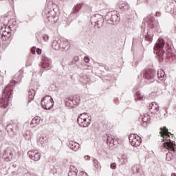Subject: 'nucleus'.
<instances>
[{
	"instance_id": "nucleus-1",
	"label": "nucleus",
	"mask_w": 176,
	"mask_h": 176,
	"mask_svg": "<svg viewBox=\"0 0 176 176\" xmlns=\"http://www.w3.org/2000/svg\"><path fill=\"white\" fill-rule=\"evenodd\" d=\"M23 79V73L19 72L14 76V79L10 81V82L4 88L3 90V95L0 99V104L1 108H8L9 101L13 96V87L17 83H21V80Z\"/></svg>"
},
{
	"instance_id": "nucleus-2",
	"label": "nucleus",
	"mask_w": 176,
	"mask_h": 176,
	"mask_svg": "<svg viewBox=\"0 0 176 176\" xmlns=\"http://www.w3.org/2000/svg\"><path fill=\"white\" fill-rule=\"evenodd\" d=\"M160 134L163 138L162 140L164 142L163 143L164 148H165V149H168V151H170V152L166 153V160L167 162H171V160H173L174 158V153H175L176 149L175 142L170 139V135H172L173 138V135L168 132V129H167L166 126L160 128Z\"/></svg>"
},
{
	"instance_id": "nucleus-3",
	"label": "nucleus",
	"mask_w": 176,
	"mask_h": 176,
	"mask_svg": "<svg viewBox=\"0 0 176 176\" xmlns=\"http://www.w3.org/2000/svg\"><path fill=\"white\" fill-rule=\"evenodd\" d=\"M52 47L54 50H65V52H68L71 49V43L66 39L61 41V39L56 38L53 41Z\"/></svg>"
},
{
	"instance_id": "nucleus-4",
	"label": "nucleus",
	"mask_w": 176,
	"mask_h": 176,
	"mask_svg": "<svg viewBox=\"0 0 176 176\" xmlns=\"http://www.w3.org/2000/svg\"><path fill=\"white\" fill-rule=\"evenodd\" d=\"M164 45H166L164 40L160 38L154 47V53L158 56L160 63H162L164 60V53H166V51H164Z\"/></svg>"
},
{
	"instance_id": "nucleus-5",
	"label": "nucleus",
	"mask_w": 176,
	"mask_h": 176,
	"mask_svg": "<svg viewBox=\"0 0 176 176\" xmlns=\"http://www.w3.org/2000/svg\"><path fill=\"white\" fill-rule=\"evenodd\" d=\"M53 3L50 1L47 3V8L43 11V16L45 18V23L47 24H54L57 21V18L52 14V12L50 10Z\"/></svg>"
},
{
	"instance_id": "nucleus-6",
	"label": "nucleus",
	"mask_w": 176,
	"mask_h": 176,
	"mask_svg": "<svg viewBox=\"0 0 176 176\" xmlns=\"http://www.w3.org/2000/svg\"><path fill=\"white\" fill-rule=\"evenodd\" d=\"M144 22L147 23L148 28L150 30H153L155 32H160V26L159 25V22L155 19L154 16H148L145 18Z\"/></svg>"
},
{
	"instance_id": "nucleus-7",
	"label": "nucleus",
	"mask_w": 176,
	"mask_h": 176,
	"mask_svg": "<svg viewBox=\"0 0 176 176\" xmlns=\"http://www.w3.org/2000/svg\"><path fill=\"white\" fill-rule=\"evenodd\" d=\"M41 106L43 109H46L47 111H50L54 106V101L53 100V98L50 96H45L43 100H41Z\"/></svg>"
},
{
	"instance_id": "nucleus-8",
	"label": "nucleus",
	"mask_w": 176,
	"mask_h": 176,
	"mask_svg": "<svg viewBox=\"0 0 176 176\" xmlns=\"http://www.w3.org/2000/svg\"><path fill=\"white\" fill-rule=\"evenodd\" d=\"M105 20L107 21L108 24H113L115 25L120 18L118 16V12L116 11L108 12L105 16Z\"/></svg>"
},
{
	"instance_id": "nucleus-9",
	"label": "nucleus",
	"mask_w": 176,
	"mask_h": 176,
	"mask_svg": "<svg viewBox=\"0 0 176 176\" xmlns=\"http://www.w3.org/2000/svg\"><path fill=\"white\" fill-rule=\"evenodd\" d=\"M141 75H142L144 79H146L147 80H150V83H153V82H155V76L156 75V72L151 69L147 70H144L142 72Z\"/></svg>"
},
{
	"instance_id": "nucleus-10",
	"label": "nucleus",
	"mask_w": 176,
	"mask_h": 176,
	"mask_svg": "<svg viewBox=\"0 0 176 176\" xmlns=\"http://www.w3.org/2000/svg\"><path fill=\"white\" fill-rule=\"evenodd\" d=\"M90 21L92 25H98V28H101L102 27V21L104 19L102 18V15L100 14H95L91 16Z\"/></svg>"
},
{
	"instance_id": "nucleus-11",
	"label": "nucleus",
	"mask_w": 176,
	"mask_h": 176,
	"mask_svg": "<svg viewBox=\"0 0 176 176\" xmlns=\"http://www.w3.org/2000/svg\"><path fill=\"white\" fill-rule=\"evenodd\" d=\"M129 142L132 146H140L141 145L142 140L141 138L137 134H131L129 137Z\"/></svg>"
},
{
	"instance_id": "nucleus-12",
	"label": "nucleus",
	"mask_w": 176,
	"mask_h": 176,
	"mask_svg": "<svg viewBox=\"0 0 176 176\" xmlns=\"http://www.w3.org/2000/svg\"><path fill=\"white\" fill-rule=\"evenodd\" d=\"M13 36H12V32L9 30H3L1 34V39L3 41L4 43L9 45L12 41Z\"/></svg>"
},
{
	"instance_id": "nucleus-13",
	"label": "nucleus",
	"mask_w": 176,
	"mask_h": 176,
	"mask_svg": "<svg viewBox=\"0 0 176 176\" xmlns=\"http://www.w3.org/2000/svg\"><path fill=\"white\" fill-rule=\"evenodd\" d=\"M83 115H87V113H80L78 116L77 122H78V124L80 126V127H89V126H90L91 122H87V118H82L81 116H83Z\"/></svg>"
},
{
	"instance_id": "nucleus-14",
	"label": "nucleus",
	"mask_w": 176,
	"mask_h": 176,
	"mask_svg": "<svg viewBox=\"0 0 176 176\" xmlns=\"http://www.w3.org/2000/svg\"><path fill=\"white\" fill-rule=\"evenodd\" d=\"M102 140L108 145L110 148H113L115 146V140H113V137L109 134L103 135Z\"/></svg>"
},
{
	"instance_id": "nucleus-15",
	"label": "nucleus",
	"mask_w": 176,
	"mask_h": 176,
	"mask_svg": "<svg viewBox=\"0 0 176 176\" xmlns=\"http://www.w3.org/2000/svg\"><path fill=\"white\" fill-rule=\"evenodd\" d=\"M165 49L166 50V56L167 58H172L173 57H175V54L173 50V43L170 42H167Z\"/></svg>"
},
{
	"instance_id": "nucleus-16",
	"label": "nucleus",
	"mask_w": 176,
	"mask_h": 176,
	"mask_svg": "<svg viewBox=\"0 0 176 176\" xmlns=\"http://www.w3.org/2000/svg\"><path fill=\"white\" fill-rule=\"evenodd\" d=\"M28 155L30 159H32V160H34V162H38V160H41V153H39L38 151H28Z\"/></svg>"
},
{
	"instance_id": "nucleus-17",
	"label": "nucleus",
	"mask_w": 176,
	"mask_h": 176,
	"mask_svg": "<svg viewBox=\"0 0 176 176\" xmlns=\"http://www.w3.org/2000/svg\"><path fill=\"white\" fill-rule=\"evenodd\" d=\"M50 65H52V60L49 59V58L44 56L42 58L41 61V67L45 69H49L50 68Z\"/></svg>"
},
{
	"instance_id": "nucleus-18",
	"label": "nucleus",
	"mask_w": 176,
	"mask_h": 176,
	"mask_svg": "<svg viewBox=\"0 0 176 176\" xmlns=\"http://www.w3.org/2000/svg\"><path fill=\"white\" fill-rule=\"evenodd\" d=\"M8 27V31L14 32V31H16L17 29V22L14 20L9 21Z\"/></svg>"
},
{
	"instance_id": "nucleus-19",
	"label": "nucleus",
	"mask_w": 176,
	"mask_h": 176,
	"mask_svg": "<svg viewBox=\"0 0 176 176\" xmlns=\"http://www.w3.org/2000/svg\"><path fill=\"white\" fill-rule=\"evenodd\" d=\"M149 111L151 113H157V112H159V105L156 102H153L149 105Z\"/></svg>"
},
{
	"instance_id": "nucleus-20",
	"label": "nucleus",
	"mask_w": 176,
	"mask_h": 176,
	"mask_svg": "<svg viewBox=\"0 0 176 176\" xmlns=\"http://www.w3.org/2000/svg\"><path fill=\"white\" fill-rule=\"evenodd\" d=\"M68 147L72 149V151H74V152H76L78 149H79V144L77 142H75L74 141L69 142L68 144Z\"/></svg>"
},
{
	"instance_id": "nucleus-21",
	"label": "nucleus",
	"mask_w": 176,
	"mask_h": 176,
	"mask_svg": "<svg viewBox=\"0 0 176 176\" xmlns=\"http://www.w3.org/2000/svg\"><path fill=\"white\" fill-rule=\"evenodd\" d=\"M82 6H83V3H78L75 5L72 11V14H78L80 9H82Z\"/></svg>"
},
{
	"instance_id": "nucleus-22",
	"label": "nucleus",
	"mask_w": 176,
	"mask_h": 176,
	"mask_svg": "<svg viewBox=\"0 0 176 176\" xmlns=\"http://www.w3.org/2000/svg\"><path fill=\"white\" fill-rule=\"evenodd\" d=\"M68 176H78V169L75 166H70Z\"/></svg>"
},
{
	"instance_id": "nucleus-23",
	"label": "nucleus",
	"mask_w": 176,
	"mask_h": 176,
	"mask_svg": "<svg viewBox=\"0 0 176 176\" xmlns=\"http://www.w3.org/2000/svg\"><path fill=\"white\" fill-rule=\"evenodd\" d=\"M36 37L38 43H42L43 41H44L45 42H47V41L49 40V36L46 34H43L41 36H38V34L36 36Z\"/></svg>"
},
{
	"instance_id": "nucleus-24",
	"label": "nucleus",
	"mask_w": 176,
	"mask_h": 176,
	"mask_svg": "<svg viewBox=\"0 0 176 176\" xmlns=\"http://www.w3.org/2000/svg\"><path fill=\"white\" fill-rule=\"evenodd\" d=\"M157 77L160 80H166V73H164V70L160 69L157 71Z\"/></svg>"
},
{
	"instance_id": "nucleus-25",
	"label": "nucleus",
	"mask_w": 176,
	"mask_h": 176,
	"mask_svg": "<svg viewBox=\"0 0 176 176\" xmlns=\"http://www.w3.org/2000/svg\"><path fill=\"white\" fill-rule=\"evenodd\" d=\"M80 80L82 83H89V82H90V80H91V79L90 78V76L81 75Z\"/></svg>"
},
{
	"instance_id": "nucleus-26",
	"label": "nucleus",
	"mask_w": 176,
	"mask_h": 176,
	"mask_svg": "<svg viewBox=\"0 0 176 176\" xmlns=\"http://www.w3.org/2000/svg\"><path fill=\"white\" fill-rule=\"evenodd\" d=\"M119 8L121 12H124V10H129L130 9V6L126 3H122L119 4Z\"/></svg>"
},
{
	"instance_id": "nucleus-27",
	"label": "nucleus",
	"mask_w": 176,
	"mask_h": 176,
	"mask_svg": "<svg viewBox=\"0 0 176 176\" xmlns=\"http://www.w3.org/2000/svg\"><path fill=\"white\" fill-rule=\"evenodd\" d=\"M36 91L34 89H30L28 91L29 102H31L34 98L35 97Z\"/></svg>"
},
{
	"instance_id": "nucleus-28",
	"label": "nucleus",
	"mask_w": 176,
	"mask_h": 176,
	"mask_svg": "<svg viewBox=\"0 0 176 176\" xmlns=\"http://www.w3.org/2000/svg\"><path fill=\"white\" fill-rule=\"evenodd\" d=\"M41 123V118L35 117L32 120L31 124H34V126H38Z\"/></svg>"
},
{
	"instance_id": "nucleus-29",
	"label": "nucleus",
	"mask_w": 176,
	"mask_h": 176,
	"mask_svg": "<svg viewBox=\"0 0 176 176\" xmlns=\"http://www.w3.org/2000/svg\"><path fill=\"white\" fill-rule=\"evenodd\" d=\"M47 141V138L46 137V135L42 134L41 135L39 139H38V142L40 144H45Z\"/></svg>"
},
{
	"instance_id": "nucleus-30",
	"label": "nucleus",
	"mask_w": 176,
	"mask_h": 176,
	"mask_svg": "<svg viewBox=\"0 0 176 176\" xmlns=\"http://www.w3.org/2000/svg\"><path fill=\"white\" fill-rule=\"evenodd\" d=\"M65 104L67 107H72L74 106V99L72 98H69L68 100H65Z\"/></svg>"
},
{
	"instance_id": "nucleus-31",
	"label": "nucleus",
	"mask_w": 176,
	"mask_h": 176,
	"mask_svg": "<svg viewBox=\"0 0 176 176\" xmlns=\"http://www.w3.org/2000/svg\"><path fill=\"white\" fill-rule=\"evenodd\" d=\"M149 116H147V118L144 117L143 118H142V120L143 122V123L142 124V126H143L144 127H146V126H148V122H149Z\"/></svg>"
},
{
	"instance_id": "nucleus-32",
	"label": "nucleus",
	"mask_w": 176,
	"mask_h": 176,
	"mask_svg": "<svg viewBox=\"0 0 176 176\" xmlns=\"http://www.w3.org/2000/svg\"><path fill=\"white\" fill-rule=\"evenodd\" d=\"M135 96H136V98H135V100H139L140 101H141L144 98V96H141V94L138 91L135 92Z\"/></svg>"
},
{
	"instance_id": "nucleus-33",
	"label": "nucleus",
	"mask_w": 176,
	"mask_h": 176,
	"mask_svg": "<svg viewBox=\"0 0 176 176\" xmlns=\"http://www.w3.org/2000/svg\"><path fill=\"white\" fill-rule=\"evenodd\" d=\"M144 38L146 41H148V42L152 41V36L149 32H147V33L144 35Z\"/></svg>"
},
{
	"instance_id": "nucleus-34",
	"label": "nucleus",
	"mask_w": 176,
	"mask_h": 176,
	"mask_svg": "<svg viewBox=\"0 0 176 176\" xmlns=\"http://www.w3.org/2000/svg\"><path fill=\"white\" fill-rule=\"evenodd\" d=\"M31 133L30 131H26L24 134H23V137L24 138H25V140H28V141H29V140H31Z\"/></svg>"
},
{
	"instance_id": "nucleus-35",
	"label": "nucleus",
	"mask_w": 176,
	"mask_h": 176,
	"mask_svg": "<svg viewBox=\"0 0 176 176\" xmlns=\"http://www.w3.org/2000/svg\"><path fill=\"white\" fill-rule=\"evenodd\" d=\"M94 167H96V168H101V165L98 162V160H97L96 159L94 160Z\"/></svg>"
},
{
	"instance_id": "nucleus-36",
	"label": "nucleus",
	"mask_w": 176,
	"mask_h": 176,
	"mask_svg": "<svg viewBox=\"0 0 176 176\" xmlns=\"http://www.w3.org/2000/svg\"><path fill=\"white\" fill-rule=\"evenodd\" d=\"M78 61H79V56H76L74 57L72 63V64H74L75 65H78Z\"/></svg>"
},
{
	"instance_id": "nucleus-37",
	"label": "nucleus",
	"mask_w": 176,
	"mask_h": 176,
	"mask_svg": "<svg viewBox=\"0 0 176 176\" xmlns=\"http://www.w3.org/2000/svg\"><path fill=\"white\" fill-rule=\"evenodd\" d=\"M79 176H89V175H87V173H86L85 171H81L79 173Z\"/></svg>"
},
{
	"instance_id": "nucleus-38",
	"label": "nucleus",
	"mask_w": 176,
	"mask_h": 176,
	"mask_svg": "<svg viewBox=\"0 0 176 176\" xmlns=\"http://www.w3.org/2000/svg\"><path fill=\"white\" fill-rule=\"evenodd\" d=\"M31 64H32L31 60L28 59L26 61L25 65H26V67H30L31 65Z\"/></svg>"
},
{
	"instance_id": "nucleus-39",
	"label": "nucleus",
	"mask_w": 176,
	"mask_h": 176,
	"mask_svg": "<svg viewBox=\"0 0 176 176\" xmlns=\"http://www.w3.org/2000/svg\"><path fill=\"white\" fill-rule=\"evenodd\" d=\"M111 168H112L113 170H115V168H116V163H112L110 165Z\"/></svg>"
},
{
	"instance_id": "nucleus-40",
	"label": "nucleus",
	"mask_w": 176,
	"mask_h": 176,
	"mask_svg": "<svg viewBox=\"0 0 176 176\" xmlns=\"http://www.w3.org/2000/svg\"><path fill=\"white\" fill-rule=\"evenodd\" d=\"M122 159H123L124 163H126V162H127L126 159H127V156L126 155H122Z\"/></svg>"
},
{
	"instance_id": "nucleus-41",
	"label": "nucleus",
	"mask_w": 176,
	"mask_h": 176,
	"mask_svg": "<svg viewBox=\"0 0 176 176\" xmlns=\"http://www.w3.org/2000/svg\"><path fill=\"white\" fill-rule=\"evenodd\" d=\"M35 49H36V47H33L31 49V53H32V54H35V53H36Z\"/></svg>"
},
{
	"instance_id": "nucleus-42",
	"label": "nucleus",
	"mask_w": 176,
	"mask_h": 176,
	"mask_svg": "<svg viewBox=\"0 0 176 176\" xmlns=\"http://www.w3.org/2000/svg\"><path fill=\"white\" fill-rule=\"evenodd\" d=\"M84 61L85 63H89L90 61V58H89V57H85Z\"/></svg>"
},
{
	"instance_id": "nucleus-43",
	"label": "nucleus",
	"mask_w": 176,
	"mask_h": 176,
	"mask_svg": "<svg viewBox=\"0 0 176 176\" xmlns=\"http://www.w3.org/2000/svg\"><path fill=\"white\" fill-rule=\"evenodd\" d=\"M37 54H42V50L38 48L36 50Z\"/></svg>"
},
{
	"instance_id": "nucleus-44",
	"label": "nucleus",
	"mask_w": 176,
	"mask_h": 176,
	"mask_svg": "<svg viewBox=\"0 0 176 176\" xmlns=\"http://www.w3.org/2000/svg\"><path fill=\"white\" fill-rule=\"evenodd\" d=\"M145 27H146V25H145V23H142V31H145Z\"/></svg>"
},
{
	"instance_id": "nucleus-45",
	"label": "nucleus",
	"mask_w": 176,
	"mask_h": 176,
	"mask_svg": "<svg viewBox=\"0 0 176 176\" xmlns=\"http://www.w3.org/2000/svg\"><path fill=\"white\" fill-rule=\"evenodd\" d=\"M9 155V151L8 150L4 151V156Z\"/></svg>"
},
{
	"instance_id": "nucleus-46",
	"label": "nucleus",
	"mask_w": 176,
	"mask_h": 176,
	"mask_svg": "<svg viewBox=\"0 0 176 176\" xmlns=\"http://www.w3.org/2000/svg\"><path fill=\"white\" fill-rule=\"evenodd\" d=\"M85 160H90V156L86 155V156H85Z\"/></svg>"
},
{
	"instance_id": "nucleus-47",
	"label": "nucleus",
	"mask_w": 176,
	"mask_h": 176,
	"mask_svg": "<svg viewBox=\"0 0 176 176\" xmlns=\"http://www.w3.org/2000/svg\"><path fill=\"white\" fill-rule=\"evenodd\" d=\"M155 16H160V12H157L155 13Z\"/></svg>"
},
{
	"instance_id": "nucleus-48",
	"label": "nucleus",
	"mask_w": 176,
	"mask_h": 176,
	"mask_svg": "<svg viewBox=\"0 0 176 176\" xmlns=\"http://www.w3.org/2000/svg\"><path fill=\"white\" fill-rule=\"evenodd\" d=\"M8 155H9V156H10V157H12V156H13V153H12V152H10V153H8Z\"/></svg>"
},
{
	"instance_id": "nucleus-49",
	"label": "nucleus",
	"mask_w": 176,
	"mask_h": 176,
	"mask_svg": "<svg viewBox=\"0 0 176 176\" xmlns=\"http://www.w3.org/2000/svg\"><path fill=\"white\" fill-rule=\"evenodd\" d=\"M88 114L87 115H82V116H81V119H83V118H86V116H87Z\"/></svg>"
},
{
	"instance_id": "nucleus-50",
	"label": "nucleus",
	"mask_w": 176,
	"mask_h": 176,
	"mask_svg": "<svg viewBox=\"0 0 176 176\" xmlns=\"http://www.w3.org/2000/svg\"><path fill=\"white\" fill-rule=\"evenodd\" d=\"M171 176H176L175 173H172Z\"/></svg>"
},
{
	"instance_id": "nucleus-51",
	"label": "nucleus",
	"mask_w": 176,
	"mask_h": 176,
	"mask_svg": "<svg viewBox=\"0 0 176 176\" xmlns=\"http://www.w3.org/2000/svg\"><path fill=\"white\" fill-rule=\"evenodd\" d=\"M11 131H13V129L11 128Z\"/></svg>"
},
{
	"instance_id": "nucleus-52",
	"label": "nucleus",
	"mask_w": 176,
	"mask_h": 176,
	"mask_svg": "<svg viewBox=\"0 0 176 176\" xmlns=\"http://www.w3.org/2000/svg\"><path fill=\"white\" fill-rule=\"evenodd\" d=\"M64 47L67 46V45H63Z\"/></svg>"
},
{
	"instance_id": "nucleus-53",
	"label": "nucleus",
	"mask_w": 176,
	"mask_h": 176,
	"mask_svg": "<svg viewBox=\"0 0 176 176\" xmlns=\"http://www.w3.org/2000/svg\"><path fill=\"white\" fill-rule=\"evenodd\" d=\"M9 126H10V125H8V127H9Z\"/></svg>"
}]
</instances>
